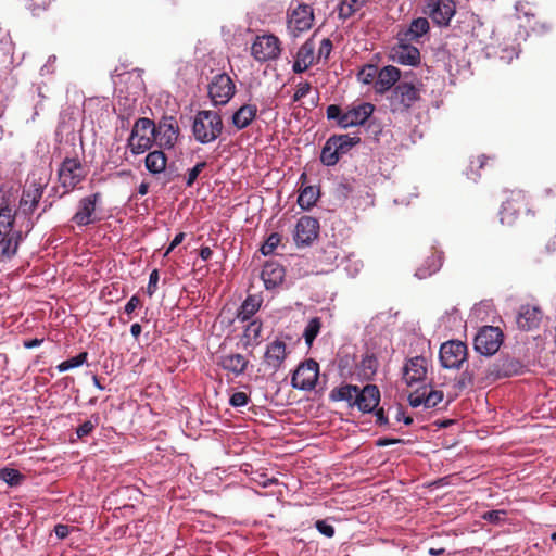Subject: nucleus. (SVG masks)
I'll return each mask as SVG.
<instances>
[{"label":"nucleus","mask_w":556,"mask_h":556,"mask_svg":"<svg viewBox=\"0 0 556 556\" xmlns=\"http://www.w3.org/2000/svg\"><path fill=\"white\" fill-rule=\"evenodd\" d=\"M16 212L8 202H0V256L5 260L16 255L21 243V230L14 229Z\"/></svg>","instance_id":"1"},{"label":"nucleus","mask_w":556,"mask_h":556,"mask_svg":"<svg viewBox=\"0 0 556 556\" xmlns=\"http://www.w3.org/2000/svg\"><path fill=\"white\" fill-rule=\"evenodd\" d=\"M192 138L197 143L208 146L223 132V121L217 112L203 110L192 117Z\"/></svg>","instance_id":"2"},{"label":"nucleus","mask_w":556,"mask_h":556,"mask_svg":"<svg viewBox=\"0 0 556 556\" xmlns=\"http://www.w3.org/2000/svg\"><path fill=\"white\" fill-rule=\"evenodd\" d=\"M374 113V105L369 102H362L348 109L346 111L340 110L338 104L327 106V119L336 121L339 128L346 129L363 125L369 116Z\"/></svg>","instance_id":"3"},{"label":"nucleus","mask_w":556,"mask_h":556,"mask_svg":"<svg viewBox=\"0 0 556 556\" xmlns=\"http://www.w3.org/2000/svg\"><path fill=\"white\" fill-rule=\"evenodd\" d=\"M153 142H156L154 137V123L146 117H139L135 121L126 147L130 150L132 155H140L149 151Z\"/></svg>","instance_id":"4"},{"label":"nucleus","mask_w":556,"mask_h":556,"mask_svg":"<svg viewBox=\"0 0 556 556\" xmlns=\"http://www.w3.org/2000/svg\"><path fill=\"white\" fill-rule=\"evenodd\" d=\"M101 205V193L93 192L91 194H87L83 197L79 202H77V211L71 217V222L75 224L77 227H87L99 222V217L97 216V207Z\"/></svg>","instance_id":"5"},{"label":"nucleus","mask_w":556,"mask_h":556,"mask_svg":"<svg viewBox=\"0 0 556 556\" xmlns=\"http://www.w3.org/2000/svg\"><path fill=\"white\" fill-rule=\"evenodd\" d=\"M211 104L213 106H224L233 98L235 85L228 74H215L207 85Z\"/></svg>","instance_id":"6"},{"label":"nucleus","mask_w":556,"mask_h":556,"mask_svg":"<svg viewBox=\"0 0 556 556\" xmlns=\"http://www.w3.org/2000/svg\"><path fill=\"white\" fill-rule=\"evenodd\" d=\"M251 55L260 63L277 60L280 55V42L277 36L273 34L256 36L251 45Z\"/></svg>","instance_id":"7"},{"label":"nucleus","mask_w":556,"mask_h":556,"mask_svg":"<svg viewBox=\"0 0 556 556\" xmlns=\"http://www.w3.org/2000/svg\"><path fill=\"white\" fill-rule=\"evenodd\" d=\"M85 176L86 172L77 157L64 159L61 167H59V182H61L64 193L76 189V186L83 182Z\"/></svg>","instance_id":"8"},{"label":"nucleus","mask_w":556,"mask_h":556,"mask_svg":"<svg viewBox=\"0 0 556 556\" xmlns=\"http://www.w3.org/2000/svg\"><path fill=\"white\" fill-rule=\"evenodd\" d=\"M502 345V331L495 326H484L473 338V350L482 356H492Z\"/></svg>","instance_id":"9"},{"label":"nucleus","mask_w":556,"mask_h":556,"mask_svg":"<svg viewBox=\"0 0 556 556\" xmlns=\"http://www.w3.org/2000/svg\"><path fill=\"white\" fill-rule=\"evenodd\" d=\"M391 110L404 113L419 100V89L410 83L402 81L391 87Z\"/></svg>","instance_id":"10"},{"label":"nucleus","mask_w":556,"mask_h":556,"mask_svg":"<svg viewBox=\"0 0 556 556\" xmlns=\"http://www.w3.org/2000/svg\"><path fill=\"white\" fill-rule=\"evenodd\" d=\"M318 381V363L314 359H306L294 370L292 375V388L301 391H312Z\"/></svg>","instance_id":"11"},{"label":"nucleus","mask_w":556,"mask_h":556,"mask_svg":"<svg viewBox=\"0 0 556 556\" xmlns=\"http://www.w3.org/2000/svg\"><path fill=\"white\" fill-rule=\"evenodd\" d=\"M465 358H467V346L462 341L450 340L439 350V359L445 369H459Z\"/></svg>","instance_id":"12"},{"label":"nucleus","mask_w":556,"mask_h":556,"mask_svg":"<svg viewBox=\"0 0 556 556\" xmlns=\"http://www.w3.org/2000/svg\"><path fill=\"white\" fill-rule=\"evenodd\" d=\"M312 22H314L312 8L306 3H300L288 14V33L296 37L307 31L312 27Z\"/></svg>","instance_id":"13"},{"label":"nucleus","mask_w":556,"mask_h":556,"mask_svg":"<svg viewBox=\"0 0 556 556\" xmlns=\"http://www.w3.org/2000/svg\"><path fill=\"white\" fill-rule=\"evenodd\" d=\"M316 237H318V219L312 216L300 217L294 228L295 245H309Z\"/></svg>","instance_id":"14"},{"label":"nucleus","mask_w":556,"mask_h":556,"mask_svg":"<svg viewBox=\"0 0 556 556\" xmlns=\"http://www.w3.org/2000/svg\"><path fill=\"white\" fill-rule=\"evenodd\" d=\"M350 407H356L364 414L372 413L380 403V391L376 384H366L362 387L361 395L352 399V402H345Z\"/></svg>","instance_id":"15"},{"label":"nucleus","mask_w":556,"mask_h":556,"mask_svg":"<svg viewBox=\"0 0 556 556\" xmlns=\"http://www.w3.org/2000/svg\"><path fill=\"white\" fill-rule=\"evenodd\" d=\"M426 14L432 23L446 26L454 16V2L452 0H430L426 4Z\"/></svg>","instance_id":"16"},{"label":"nucleus","mask_w":556,"mask_h":556,"mask_svg":"<svg viewBox=\"0 0 556 556\" xmlns=\"http://www.w3.org/2000/svg\"><path fill=\"white\" fill-rule=\"evenodd\" d=\"M179 128L177 122L172 116L162 117V121L155 125V138H157V146L163 149H172L177 140Z\"/></svg>","instance_id":"17"},{"label":"nucleus","mask_w":556,"mask_h":556,"mask_svg":"<svg viewBox=\"0 0 556 556\" xmlns=\"http://www.w3.org/2000/svg\"><path fill=\"white\" fill-rule=\"evenodd\" d=\"M409 43V41H397V45L391 48V60L403 66L419 65V49Z\"/></svg>","instance_id":"18"},{"label":"nucleus","mask_w":556,"mask_h":556,"mask_svg":"<svg viewBox=\"0 0 556 556\" xmlns=\"http://www.w3.org/2000/svg\"><path fill=\"white\" fill-rule=\"evenodd\" d=\"M287 357V346H285V342L280 339H276L271 341V343L267 344L265 348V354H263V363L267 366V369L276 372L280 369L282 362Z\"/></svg>","instance_id":"19"},{"label":"nucleus","mask_w":556,"mask_h":556,"mask_svg":"<svg viewBox=\"0 0 556 556\" xmlns=\"http://www.w3.org/2000/svg\"><path fill=\"white\" fill-rule=\"evenodd\" d=\"M427 374V359L424 356H415L404 365V381L405 384L412 387L425 380Z\"/></svg>","instance_id":"20"},{"label":"nucleus","mask_w":556,"mask_h":556,"mask_svg":"<svg viewBox=\"0 0 556 556\" xmlns=\"http://www.w3.org/2000/svg\"><path fill=\"white\" fill-rule=\"evenodd\" d=\"M515 323H517L519 330L531 331L535 329L541 323V308L532 304L521 305L519 312H517V317H515Z\"/></svg>","instance_id":"21"},{"label":"nucleus","mask_w":556,"mask_h":556,"mask_svg":"<svg viewBox=\"0 0 556 556\" xmlns=\"http://www.w3.org/2000/svg\"><path fill=\"white\" fill-rule=\"evenodd\" d=\"M283 278L285 269L279 263L275 261H267V263L263 265V270H261V280H263L265 289H276L282 282Z\"/></svg>","instance_id":"22"},{"label":"nucleus","mask_w":556,"mask_h":556,"mask_svg":"<svg viewBox=\"0 0 556 556\" xmlns=\"http://www.w3.org/2000/svg\"><path fill=\"white\" fill-rule=\"evenodd\" d=\"M429 30V23L425 17H418L404 30L397 34V42H417Z\"/></svg>","instance_id":"23"},{"label":"nucleus","mask_w":556,"mask_h":556,"mask_svg":"<svg viewBox=\"0 0 556 556\" xmlns=\"http://www.w3.org/2000/svg\"><path fill=\"white\" fill-rule=\"evenodd\" d=\"M217 366L232 374L233 377H239L243 375L245 368H248V359L241 354H226L219 356Z\"/></svg>","instance_id":"24"},{"label":"nucleus","mask_w":556,"mask_h":556,"mask_svg":"<svg viewBox=\"0 0 556 556\" xmlns=\"http://www.w3.org/2000/svg\"><path fill=\"white\" fill-rule=\"evenodd\" d=\"M312 64H314V43L306 41L298 48L292 71H294L295 74H301L312 66Z\"/></svg>","instance_id":"25"},{"label":"nucleus","mask_w":556,"mask_h":556,"mask_svg":"<svg viewBox=\"0 0 556 556\" xmlns=\"http://www.w3.org/2000/svg\"><path fill=\"white\" fill-rule=\"evenodd\" d=\"M257 109L253 103H245L240 105L232 114V126L236 130L240 131L248 128L254 122Z\"/></svg>","instance_id":"26"},{"label":"nucleus","mask_w":556,"mask_h":556,"mask_svg":"<svg viewBox=\"0 0 556 556\" xmlns=\"http://www.w3.org/2000/svg\"><path fill=\"white\" fill-rule=\"evenodd\" d=\"M401 77V72H399V68L388 65L379 71V76H377V81H375V89H377V92L382 93L390 88L396 86V81H399V78Z\"/></svg>","instance_id":"27"},{"label":"nucleus","mask_w":556,"mask_h":556,"mask_svg":"<svg viewBox=\"0 0 556 556\" xmlns=\"http://www.w3.org/2000/svg\"><path fill=\"white\" fill-rule=\"evenodd\" d=\"M359 143V137H351L349 135H333L325 141L323 148H331V150L339 151V153H348L351 148Z\"/></svg>","instance_id":"28"},{"label":"nucleus","mask_w":556,"mask_h":556,"mask_svg":"<svg viewBox=\"0 0 556 556\" xmlns=\"http://www.w3.org/2000/svg\"><path fill=\"white\" fill-rule=\"evenodd\" d=\"M262 304V298L256 294H251L242 301L240 304V308H238V313H236V319L240 320V323L249 321L257 309H260V305Z\"/></svg>","instance_id":"29"},{"label":"nucleus","mask_w":556,"mask_h":556,"mask_svg":"<svg viewBox=\"0 0 556 556\" xmlns=\"http://www.w3.org/2000/svg\"><path fill=\"white\" fill-rule=\"evenodd\" d=\"M441 267H442V254L440 252L434 253V254L428 256V258H426V261H424L422 266H420V267H418V269H416V274H414V276H416V278H418L420 280H424V279L431 277V275L438 273Z\"/></svg>","instance_id":"30"},{"label":"nucleus","mask_w":556,"mask_h":556,"mask_svg":"<svg viewBox=\"0 0 556 556\" xmlns=\"http://www.w3.org/2000/svg\"><path fill=\"white\" fill-rule=\"evenodd\" d=\"M262 332V323L257 319L251 320L244 331H242V346L244 349L254 348L260 344V333Z\"/></svg>","instance_id":"31"},{"label":"nucleus","mask_w":556,"mask_h":556,"mask_svg":"<svg viewBox=\"0 0 556 556\" xmlns=\"http://www.w3.org/2000/svg\"><path fill=\"white\" fill-rule=\"evenodd\" d=\"M167 157L161 150H153L146 156V169L151 175H160L165 170Z\"/></svg>","instance_id":"32"},{"label":"nucleus","mask_w":556,"mask_h":556,"mask_svg":"<svg viewBox=\"0 0 556 556\" xmlns=\"http://www.w3.org/2000/svg\"><path fill=\"white\" fill-rule=\"evenodd\" d=\"M41 193H42L41 187H36L33 189L23 191V194H21V200H20V206H21V210H23V213L31 214L33 211H35V207H37L39 200H41Z\"/></svg>","instance_id":"33"},{"label":"nucleus","mask_w":556,"mask_h":556,"mask_svg":"<svg viewBox=\"0 0 556 556\" xmlns=\"http://www.w3.org/2000/svg\"><path fill=\"white\" fill-rule=\"evenodd\" d=\"M362 389L352 384H344L331 390L329 393V399L331 402H351L352 399H355L359 395Z\"/></svg>","instance_id":"34"},{"label":"nucleus","mask_w":556,"mask_h":556,"mask_svg":"<svg viewBox=\"0 0 556 556\" xmlns=\"http://www.w3.org/2000/svg\"><path fill=\"white\" fill-rule=\"evenodd\" d=\"M367 0H341L338 4V16L341 21L351 18L359 12Z\"/></svg>","instance_id":"35"},{"label":"nucleus","mask_w":556,"mask_h":556,"mask_svg":"<svg viewBox=\"0 0 556 556\" xmlns=\"http://www.w3.org/2000/svg\"><path fill=\"white\" fill-rule=\"evenodd\" d=\"M318 200V189L314 186H307L298 193V206L304 211H308Z\"/></svg>","instance_id":"36"},{"label":"nucleus","mask_w":556,"mask_h":556,"mask_svg":"<svg viewBox=\"0 0 556 556\" xmlns=\"http://www.w3.org/2000/svg\"><path fill=\"white\" fill-rule=\"evenodd\" d=\"M320 332V318L313 317V319L308 320L306 327H304V333H302V338H304V343L306 345L312 346V343L318 337Z\"/></svg>","instance_id":"37"},{"label":"nucleus","mask_w":556,"mask_h":556,"mask_svg":"<svg viewBox=\"0 0 556 556\" xmlns=\"http://www.w3.org/2000/svg\"><path fill=\"white\" fill-rule=\"evenodd\" d=\"M345 153L339 152V150H331L330 147H323L320 149V164L326 167H333L339 162V157Z\"/></svg>","instance_id":"38"},{"label":"nucleus","mask_w":556,"mask_h":556,"mask_svg":"<svg viewBox=\"0 0 556 556\" xmlns=\"http://www.w3.org/2000/svg\"><path fill=\"white\" fill-rule=\"evenodd\" d=\"M0 481L7 483L9 486L20 485L22 482V473L12 468L0 469Z\"/></svg>","instance_id":"39"},{"label":"nucleus","mask_w":556,"mask_h":556,"mask_svg":"<svg viewBox=\"0 0 556 556\" xmlns=\"http://www.w3.org/2000/svg\"><path fill=\"white\" fill-rule=\"evenodd\" d=\"M86 361V352L79 353V355L73 356L70 359L64 361L61 365L56 366L59 372L76 369L79 366H83Z\"/></svg>","instance_id":"40"},{"label":"nucleus","mask_w":556,"mask_h":556,"mask_svg":"<svg viewBox=\"0 0 556 556\" xmlns=\"http://www.w3.org/2000/svg\"><path fill=\"white\" fill-rule=\"evenodd\" d=\"M98 425H99V416L91 415V417H89V419H87V421L83 422L81 425H79V427H77V431H75V433H77V438H79V439L86 438L92 432V430H94V428Z\"/></svg>","instance_id":"41"},{"label":"nucleus","mask_w":556,"mask_h":556,"mask_svg":"<svg viewBox=\"0 0 556 556\" xmlns=\"http://www.w3.org/2000/svg\"><path fill=\"white\" fill-rule=\"evenodd\" d=\"M279 242L280 236L277 232L269 235V237L265 239V242H263V245H261V254H263V256L271 255Z\"/></svg>","instance_id":"42"},{"label":"nucleus","mask_w":556,"mask_h":556,"mask_svg":"<svg viewBox=\"0 0 556 556\" xmlns=\"http://www.w3.org/2000/svg\"><path fill=\"white\" fill-rule=\"evenodd\" d=\"M377 366L378 362L372 355H366L362 357L361 367L362 372H364V377H371L376 372Z\"/></svg>","instance_id":"43"},{"label":"nucleus","mask_w":556,"mask_h":556,"mask_svg":"<svg viewBox=\"0 0 556 556\" xmlns=\"http://www.w3.org/2000/svg\"><path fill=\"white\" fill-rule=\"evenodd\" d=\"M444 399L442 391L432 390L428 393H424V401H426V408H433L438 406Z\"/></svg>","instance_id":"44"},{"label":"nucleus","mask_w":556,"mask_h":556,"mask_svg":"<svg viewBox=\"0 0 556 556\" xmlns=\"http://www.w3.org/2000/svg\"><path fill=\"white\" fill-rule=\"evenodd\" d=\"M315 529L319 531L320 535L331 539L334 536V528L329 525L325 519H319L315 521Z\"/></svg>","instance_id":"45"},{"label":"nucleus","mask_w":556,"mask_h":556,"mask_svg":"<svg viewBox=\"0 0 556 556\" xmlns=\"http://www.w3.org/2000/svg\"><path fill=\"white\" fill-rule=\"evenodd\" d=\"M248 402H250V397L244 392H233L232 396H230V406L233 408H240L245 405H248Z\"/></svg>","instance_id":"46"},{"label":"nucleus","mask_w":556,"mask_h":556,"mask_svg":"<svg viewBox=\"0 0 556 556\" xmlns=\"http://www.w3.org/2000/svg\"><path fill=\"white\" fill-rule=\"evenodd\" d=\"M377 76L378 73L376 72V67L372 65L362 68L361 74H358V78H361V81L364 84H370Z\"/></svg>","instance_id":"47"},{"label":"nucleus","mask_w":556,"mask_h":556,"mask_svg":"<svg viewBox=\"0 0 556 556\" xmlns=\"http://www.w3.org/2000/svg\"><path fill=\"white\" fill-rule=\"evenodd\" d=\"M312 87L309 86V83L307 81H300L298 83V86H295V92L294 97H292V101L298 102L299 100L303 99L304 97L309 93V90Z\"/></svg>","instance_id":"48"},{"label":"nucleus","mask_w":556,"mask_h":556,"mask_svg":"<svg viewBox=\"0 0 556 556\" xmlns=\"http://www.w3.org/2000/svg\"><path fill=\"white\" fill-rule=\"evenodd\" d=\"M206 167L205 162L197 163V165L192 166L191 169H189V174H187V187H191L193 181L198 178V175Z\"/></svg>","instance_id":"49"},{"label":"nucleus","mask_w":556,"mask_h":556,"mask_svg":"<svg viewBox=\"0 0 556 556\" xmlns=\"http://www.w3.org/2000/svg\"><path fill=\"white\" fill-rule=\"evenodd\" d=\"M505 515L506 513H504V510H490L482 515V519L486 520V522L496 525L504 520Z\"/></svg>","instance_id":"50"},{"label":"nucleus","mask_w":556,"mask_h":556,"mask_svg":"<svg viewBox=\"0 0 556 556\" xmlns=\"http://www.w3.org/2000/svg\"><path fill=\"white\" fill-rule=\"evenodd\" d=\"M330 51H332V42L328 38H323L319 46V59H328Z\"/></svg>","instance_id":"51"},{"label":"nucleus","mask_w":556,"mask_h":556,"mask_svg":"<svg viewBox=\"0 0 556 556\" xmlns=\"http://www.w3.org/2000/svg\"><path fill=\"white\" fill-rule=\"evenodd\" d=\"M156 282H159V271L153 269L149 273L148 296H152L156 291Z\"/></svg>","instance_id":"52"},{"label":"nucleus","mask_w":556,"mask_h":556,"mask_svg":"<svg viewBox=\"0 0 556 556\" xmlns=\"http://www.w3.org/2000/svg\"><path fill=\"white\" fill-rule=\"evenodd\" d=\"M407 402H409V406L417 408L419 406H425L424 393L415 392L407 396Z\"/></svg>","instance_id":"53"},{"label":"nucleus","mask_w":556,"mask_h":556,"mask_svg":"<svg viewBox=\"0 0 556 556\" xmlns=\"http://www.w3.org/2000/svg\"><path fill=\"white\" fill-rule=\"evenodd\" d=\"M138 307H140V299L135 294L128 299V302H126L125 314L129 316Z\"/></svg>","instance_id":"54"},{"label":"nucleus","mask_w":556,"mask_h":556,"mask_svg":"<svg viewBox=\"0 0 556 556\" xmlns=\"http://www.w3.org/2000/svg\"><path fill=\"white\" fill-rule=\"evenodd\" d=\"M186 235L184 232H178L176 236H174V239H172V242H169V245H167L166 252H164V256H167L170 251H173L176 247L181 244L184 242V238Z\"/></svg>","instance_id":"55"},{"label":"nucleus","mask_w":556,"mask_h":556,"mask_svg":"<svg viewBox=\"0 0 556 556\" xmlns=\"http://www.w3.org/2000/svg\"><path fill=\"white\" fill-rule=\"evenodd\" d=\"M505 366H507V369L503 370V375H505V377H509L510 375L516 374V370L520 368L518 362L514 359H508L507 362H505Z\"/></svg>","instance_id":"56"},{"label":"nucleus","mask_w":556,"mask_h":556,"mask_svg":"<svg viewBox=\"0 0 556 556\" xmlns=\"http://www.w3.org/2000/svg\"><path fill=\"white\" fill-rule=\"evenodd\" d=\"M395 420L397 422H403L405 426H409L413 424V418L409 416H405V413L403 412V407H397V413H395Z\"/></svg>","instance_id":"57"},{"label":"nucleus","mask_w":556,"mask_h":556,"mask_svg":"<svg viewBox=\"0 0 556 556\" xmlns=\"http://www.w3.org/2000/svg\"><path fill=\"white\" fill-rule=\"evenodd\" d=\"M392 444H401V439L380 438L379 440H377V446L379 447H387Z\"/></svg>","instance_id":"58"},{"label":"nucleus","mask_w":556,"mask_h":556,"mask_svg":"<svg viewBox=\"0 0 556 556\" xmlns=\"http://www.w3.org/2000/svg\"><path fill=\"white\" fill-rule=\"evenodd\" d=\"M68 532L70 529L65 525H56V527H54V534H56V538L61 540H64Z\"/></svg>","instance_id":"59"},{"label":"nucleus","mask_w":556,"mask_h":556,"mask_svg":"<svg viewBox=\"0 0 556 556\" xmlns=\"http://www.w3.org/2000/svg\"><path fill=\"white\" fill-rule=\"evenodd\" d=\"M486 160L488 157L485 155H480L478 156V160H476V162L471 161V164H469V173H472L473 168L481 169L485 164Z\"/></svg>","instance_id":"60"},{"label":"nucleus","mask_w":556,"mask_h":556,"mask_svg":"<svg viewBox=\"0 0 556 556\" xmlns=\"http://www.w3.org/2000/svg\"><path fill=\"white\" fill-rule=\"evenodd\" d=\"M212 251L208 247H201V250H199V257H201V261L207 262L211 260Z\"/></svg>","instance_id":"61"},{"label":"nucleus","mask_w":556,"mask_h":556,"mask_svg":"<svg viewBox=\"0 0 556 556\" xmlns=\"http://www.w3.org/2000/svg\"><path fill=\"white\" fill-rule=\"evenodd\" d=\"M375 418H377V425L379 426H386L388 425V418L383 415V410L381 408L375 409Z\"/></svg>","instance_id":"62"},{"label":"nucleus","mask_w":556,"mask_h":556,"mask_svg":"<svg viewBox=\"0 0 556 556\" xmlns=\"http://www.w3.org/2000/svg\"><path fill=\"white\" fill-rule=\"evenodd\" d=\"M42 340L40 339H31L23 341V348L25 349H35L41 345Z\"/></svg>","instance_id":"63"},{"label":"nucleus","mask_w":556,"mask_h":556,"mask_svg":"<svg viewBox=\"0 0 556 556\" xmlns=\"http://www.w3.org/2000/svg\"><path fill=\"white\" fill-rule=\"evenodd\" d=\"M140 331H142V329L139 324L130 325V336H132V338L138 339V337H140Z\"/></svg>","instance_id":"64"}]
</instances>
